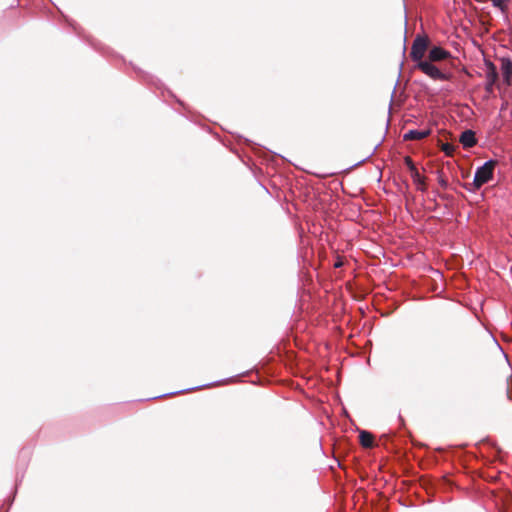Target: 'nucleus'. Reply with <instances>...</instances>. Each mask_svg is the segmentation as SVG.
<instances>
[{
    "mask_svg": "<svg viewBox=\"0 0 512 512\" xmlns=\"http://www.w3.org/2000/svg\"><path fill=\"white\" fill-rule=\"evenodd\" d=\"M493 5L499 8L502 12H504L510 3V0H491Z\"/></svg>",
    "mask_w": 512,
    "mask_h": 512,
    "instance_id": "11",
    "label": "nucleus"
},
{
    "mask_svg": "<svg viewBox=\"0 0 512 512\" xmlns=\"http://www.w3.org/2000/svg\"><path fill=\"white\" fill-rule=\"evenodd\" d=\"M404 161H405L407 168L409 169V171L411 173V177L413 178V181L418 185V189L421 191H425L426 190L425 178L420 175L412 158L409 156H406Z\"/></svg>",
    "mask_w": 512,
    "mask_h": 512,
    "instance_id": "5",
    "label": "nucleus"
},
{
    "mask_svg": "<svg viewBox=\"0 0 512 512\" xmlns=\"http://www.w3.org/2000/svg\"><path fill=\"white\" fill-rule=\"evenodd\" d=\"M501 72L503 80L507 85L511 84L512 80V61L508 58L501 59Z\"/></svg>",
    "mask_w": 512,
    "mask_h": 512,
    "instance_id": "7",
    "label": "nucleus"
},
{
    "mask_svg": "<svg viewBox=\"0 0 512 512\" xmlns=\"http://www.w3.org/2000/svg\"><path fill=\"white\" fill-rule=\"evenodd\" d=\"M438 182L441 185V187L447 188V185H448L447 180L444 179L442 176H439Z\"/></svg>",
    "mask_w": 512,
    "mask_h": 512,
    "instance_id": "13",
    "label": "nucleus"
},
{
    "mask_svg": "<svg viewBox=\"0 0 512 512\" xmlns=\"http://www.w3.org/2000/svg\"><path fill=\"white\" fill-rule=\"evenodd\" d=\"M430 135V130H409L403 135L404 141L422 140Z\"/></svg>",
    "mask_w": 512,
    "mask_h": 512,
    "instance_id": "8",
    "label": "nucleus"
},
{
    "mask_svg": "<svg viewBox=\"0 0 512 512\" xmlns=\"http://www.w3.org/2000/svg\"><path fill=\"white\" fill-rule=\"evenodd\" d=\"M359 440H360V444L364 448H371L374 446V436L370 432H367L364 430L361 431L359 433Z\"/></svg>",
    "mask_w": 512,
    "mask_h": 512,
    "instance_id": "10",
    "label": "nucleus"
},
{
    "mask_svg": "<svg viewBox=\"0 0 512 512\" xmlns=\"http://www.w3.org/2000/svg\"><path fill=\"white\" fill-rule=\"evenodd\" d=\"M342 264H343V263H342V261H338V262H336V263H335V265H334V266H335V267H341V266H342Z\"/></svg>",
    "mask_w": 512,
    "mask_h": 512,
    "instance_id": "14",
    "label": "nucleus"
},
{
    "mask_svg": "<svg viewBox=\"0 0 512 512\" xmlns=\"http://www.w3.org/2000/svg\"><path fill=\"white\" fill-rule=\"evenodd\" d=\"M450 57V53L444 50L441 47H433L428 55V60L430 62L442 61Z\"/></svg>",
    "mask_w": 512,
    "mask_h": 512,
    "instance_id": "6",
    "label": "nucleus"
},
{
    "mask_svg": "<svg viewBox=\"0 0 512 512\" xmlns=\"http://www.w3.org/2000/svg\"><path fill=\"white\" fill-rule=\"evenodd\" d=\"M430 40L427 37V34H418L417 38L414 40L413 45L411 47L410 57L415 62L423 61L422 58L425 55V52L428 49Z\"/></svg>",
    "mask_w": 512,
    "mask_h": 512,
    "instance_id": "2",
    "label": "nucleus"
},
{
    "mask_svg": "<svg viewBox=\"0 0 512 512\" xmlns=\"http://www.w3.org/2000/svg\"><path fill=\"white\" fill-rule=\"evenodd\" d=\"M497 165V161L489 160L479 168H477L473 180L475 188L479 189L482 185L486 184L493 177L494 169Z\"/></svg>",
    "mask_w": 512,
    "mask_h": 512,
    "instance_id": "1",
    "label": "nucleus"
},
{
    "mask_svg": "<svg viewBox=\"0 0 512 512\" xmlns=\"http://www.w3.org/2000/svg\"><path fill=\"white\" fill-rule=\"evenodd\" d=\"M486 68L485 90L490 95L493 93L494 85L498 81V72L496 66L490 61L486 62Z\"/></svg>",
    "mask_w": 512,
    "mask_h": 512,
    "instance_id": "4",
    "label": "nucleus"
},
{
    "mask_svg": "<svg viewBox=\"0 0 512 512\" xmlns=\"http://www.w3.org/2000/svg\"><path fill=\"white\" fill-rule=\"evenodd\" d=\"M416 67L424 74L434 80H446V75L438 69L432 62L424 60L417 63Z\"/></svg>",
    "mask_w": 512,
    "mask_h": 512,
    "instance_id": "3",
    "label": "nucleus"
},
{
    "mask_svg": "<svg viewBox=\"0 0 512 512\" xmlns=\"http://www.w3.org/2000/svg\"><path fill=\"white\" fill-rule=\"evenodd\" d=\"M441 150L447 155V156H452L454 151H455V147L454 145L450 144V143H444L441 145Z\"/></svg>",
    "mask_w": 512,
    "mask_h": 512,
    "instance_id": "12",
    "label": "nucleus"
},
{
    "mask_svg": "<svg viewBox=\"0 0 512 512\" xmlns=\"http://www.w3.org/2000/svg\"><path fill=\"white\" fill-rule=\"evenodd\" d=\"M459 141L464 148H471L477 143L475 133L472 130H465L462 132Z\"/></svg>",
    "mask_w": 512,
    "mask_h": 512,
    "instance_id": "9",
    "label": "nucleus"
}]
</instances>
